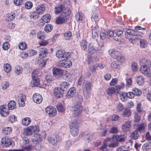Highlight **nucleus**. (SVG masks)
Returning <instances> with one entry per match:
<instances>
[{"mask_svg": "<svg viewBox=\"0 0 151 151\" xmlns=\"http://www.w3.org/2000/svg\"><path fill=\"white\" fill-rule=\"evenodd\" d=\"M12 129L10 127H6L4 128L2 130V133L4 135H7L10 134L12 132Z\"/></svg>", "mask_w": 151, "mask_h": 151, "instance_id": "32", "label": "nucleus"}, {"mask_svg": "<svg viewBox=\"0 0 151 151\" xmlns=\"http://www.w3.org/2000/svg\"><path fill=\"white\" fill-rule=\"evenodd\" d=\"M60 88L58 87L57 89H55L54 91V94L56 97L60 98L62 97L63 93V91L61 89H59Z\"/></svg>", "mask_w": 151, "mask_h": 151, "instance_id": "25", "label": "nucleus"}, {"mask_svg": "<svg viewBox=\"0 0 151 151\" xmlns=\"http://www.w3.org/2000/svg\"><path fill=\"white\" fill-rule=\"evenodd\" d=\"M4 71L7 73H9L11 71V68L9 64L6 63L4 64Z\"/></svg>", "mask_w": 151, "mask_h": 151, "instance_id": "47", "label": "nucleus"}, {"mask_svg": "<svg viewBox=\"0 0 151 151\" xmlns=\"http://www.w3.org/2000/svg\"><path fill=\"white\" fill-rule=\"evenodd\" d=\"M68 83L66 82H62L61 84L59 89H61L63 92L66 91L68 88Z\"/></svg>", "mask_w": 151, "mask_h": 151, "instance_id": "28", "label": "nucleus"}, {"mask_svg": "<svg viewBox=\"0 0 151 151\" xmlns=\"http://www.w3.org/2000/svg\"><path fill=\"white\" fill-rule=\"evenodd\" d=\"M16 106L15 102L13 101H11L8 104V107L9 109L10 110L14 109Z\"/></svg>", "mask_w": 151, "mask_h": 151, "instance_id": "39", "label": "nucleus"}, {"mask_svg": "<svg viewBox=\"0 0 151 151\" xmlns=\"http://www.w3.org/2000/svg\"><path fill=\"white\" fill-rule=\"evenodd\" d=\"M139 44L140 47L142 48H144L147 47L148 43L145 40L142 39L140 40Z\"/></svg>", "mask_w": 151, "mask_h": 151, "instance_id": "29", "label": "nucleus"}, {"mask_svg": "<svg viewBox=\"0 0 151 151\" xmlns=\"http://www.w3.org/2000/svg\"><path fill=\"white\" fill-rule=\"evenodd\" d=\"M31 122V119L29 117L24 118L22 120V124L25 126L28 125Z\"/></svg>", "mask_w": 151, "mask_h": 151, "instance_id": "37", "label": "nucleus"}, {"mask_svg": "<svg viewBox=\"0 0 151 151\" xmlns=\"http://www.w3.org/2000/svg\"><path fill=\"white\" fill-rule=\"evenodd\" d=\"M139 64L141 66L150 67H151V62L149 60L143 58L139 60Z\"/></svg>", "mask_w": 151, "mask_h": 151, "instance_id": "13", "label": "nucleus"}, {"mask_svg": "<svg viewBox=\"0 0 151 151\" xmlns=\"http://www.w3.org/2000/svg\"><path fill=\"white\" fill-rule=\"evenodd\" d=\"M136 109L138 112L140 113L142 111V108L141 107V104L140 103H138L137 104Z\"/></svg>", "mask_w": 151, "mask_h": 151, "instance_id": "61", "label": "nucleus"}, {"mask_svg": "<svg viewBox=\"0 0 151 151\" xmlns=\"http://www.w3.org/2000/svg\"><path fill=\"white\" fill-rule=\"evenodd\" d=\"M53 28L52 26L50 24H48L46 25L45 27V30L47 32H50Z\"/></svg>", "mask_w": 151, "mask_h": 151, "instance_id": "58", "label": "nucleus"}, {"mask_svg": "<svg viewBox=\"0 0 151 151\" xmlns=\"http://www.w3.org/2000/svg\"><path fill=\"white\" fill-rule=\"evenodd\" d=\"M9 121L10 122L12 123H14L16 121L17 119V117L14 115H11L9 117Z\"/></svg>", "mask_w": 151, "mask_h": 151, "instance_id": "55", "label": "nucleus"}, {"mask_svg": "<svg viewBox=\"0 0 151 151\" xmlns=\"http://www.w3.org/2000/svg\"><path fill=\"white\" fill-rule=\"evenodd\" d=\"M106 92L107 94L110 96H111V95L115 93V89L114 87L109 88L106 90Z\"/></svg>", "mask_w": 151, "mask_h": 151, "instance_id": "46", "label": "nucleus"}, {"mask_svg": "<svg viewBox=\"0 0 151 151\" xmlns=\"http://www.w3.org/2000/svg\"><path fill=\"white\" fill-rule=\"evenodd\" d=\"M106 32L107 38H109L110 37H112L114 35V32L110 30L106 31Z\"/></svg>", "mask_w": 151, "mask_h": 151, "instance_id": "52", "label": "nucleus"}, {"mask_svg": "<svg viewBox=\"0 0 151 151\" xmlns=\"http://www.w3.org/2000/svg\"><path fill=\"white\" fill-rule=\"evenodd\" d=\"M26 100L25 95L23 93H20L18 96L17 100L19 106H24L25 105V101Z\"/></svg>", "mask_w": 151, "mask_h": 151, "instance_id": "11", "label": "nucleus"}, {"mask_svg": "<svg viewBox=\"0 0 151 151\" xmlns=\"http://www.w3.org/2000/svg\"><path fill=\"white\" fill-rule=\"evenodd\" d=\"M33 5L32 2L27 1L26 2L24 5L25 8L27 9H31L33 6Z\"/></svg>", "mask_w": 151, "mask_h": 151, "instance_id": "57", "label": "nucleus"}, {"mask_svg": "<svg viewBox=\"0 0 151 151\" xmlns=\"http://www.w3.org/2000/svg\"><path fill=\"white\" fill-rule=\"evenodd\" d=\"M80 46L82 49L85 50L87 49L88 45L87 41L84 40H82L80 42Z\"/></svg>", "mask_w": 151, "mask_h": 151, "instance_id": "40", "label": "nucleus"}, {"mask_svg": "<svg viewBox=\"0 0 151 151\" xmlns=\"http://www.w3.org/2000/svg\"><path fill=\"white\" fill-rule=\"evenodd\" d=\"M127 93L124 92L120 94V99L123 101H125L127 99Z\"/></svg>", "mask_w": 151, "mask_h": 151, "instance_id": "49", "label": "nucleus"}, {"mask_svg": "<svg viewBox=\"0 0 151 151\" xmlns=\"http://www.w3.org/2000/svg\"><path fill=\"white\" fill-rule=\"evenodd\" d=\"M22 151H31L32 150V147L31 145H29L28 146L22 145Z\"/></svg>", "mask_w": 151, "mask_h": 151, "instance_id": "41", "label": "nucleus"}, {"mask_svg": "<svg viewBox=\"0 0 151 151\" xmlns=\"http://www.w3.org/2000/svg\"><path fill=\"white\" fill-rule=\"evenodd\" d=\"M47 139L50 143L53 145H57L58 142L62 140V138L61 137L58 135H55L48 137Z\"/></svg>", "mask_w": 151, "mask_h": 151, "instance_id": "7", "label": "nucleus"}, {"mask_svg": "<svg viewBox=\"0 0 151 151\" xmlns=\"http://www.w3.org/2000/svg\"><path fill=\"white\" fill-rule=\"evenodd\" d=\"M72 65L71 62L68 59L60 61L58 63V66L66 68H69Z\"/></svg>", "mask_w": 151, "mask_h": 151, "instance_id": "8", "label": "nucleus"}, {"mask_svg": "<svg viewBox=\"0 0 151 151\" xmlns=\"http://www.w3.org/2000/svg\"><path fill=\"white\" fill-rule=\"evenodd\" d=\"M50 16L49 14H45L43 16L42 18V22H44L48 23L50 22Z\"/></svg>", "mask_w": 151, "mask_h": 151, "instance_id": "30", "label": "nucleus"}, {"mask_svg": "<svg viewBox=\"0 0 151 151\" xmlns=\"http://www.w3.org/2000/svg\"><path fill=\"white\" fill-rule=\"evenodd\" d=\"M39 55L41 58H44L48 54L47 49L45 47L40 48L39 49Z\"/></svg>", "mask_w": 151, "mask_h": 151, "instance_id": "20", "label": "nucleus"}, {"mask_svg": "<svg viewBox=\"0 0 151 151\" xmlns=\"http://www.w3.org/2000/svg\"><path fill=\"white\" fill-rule=\"evenodd\" d=\"M142 36L139 34L132 35L129 39V41L132 44L135 43V41L140 39Z\"/></svg>", "mask_w": 151, "mask_h": 151, "instance_id": "21", "label": "nucleus"}, {"mask_svg": "<svg viewBox=\"0 0 151 151\" xmlns=\"http://www.w3.org/2000/svg\"><path fill=\"white\" fill-rule=\"evenodd\" d=\"M65 9L64 6L63 4H60L56 6L55 7L54 11L56 14H59L60 13H62L65 10L67 9Z\"/></svg>", "mask_w": 151, "mask_h": 151, "instance_id": "16", "label": "nucleus"}, {"mask_svg": "<svg viewBox=\"0 0 151 151\" xmlns=\"http://www.w3.org/2000/svg\"><path fill=\"white\" fill-rule=\"evenodd\" d=\"M111 139H112L113 142L109 144L108 146L109 147H115L118 146L119 145L118 143L116 141L114 140L112 138H108L105 140V141L106 142H109L111 140Z\"/></svg>", "mask_w": 151, "mask_h": 151, "instance_id": "23", "label": "nucleus"}, {"mask_svg": "<svg viewBox=\"0 0 151 151\" xmlns=\"http://www.w3.org/2000/svg\"><path fill=\"white\" fill-rule=\"evenodd\" d=\"M27 45L24 42H21L19 45V47L20 49L22 50H25L26 48Z\"/></svg>", "mask_w": 151, "mask_h": 151, "instance_id": "60", "label": "nucleus"}, {"mask_svg": "<svg viewBox=\"0 0 151 151\" xmlns=\"http://www.w3.org/2000/svg\"><path fill=\"white\" fill-rule=\"evenodd\" d=\"M21 142L23 144V145L29 144V140L27 137L24 136L22 138Z\"/></svg>", "mask_w": 151, "mask_h": 151, "instance_id": "44", "label": "nucleus"}, {"mask_svg": "<svg viewBox=\"0 0 151 151\" xmlns=\"http://www.w3.org/2000/svg\"><path fill=\"white\" fill-rule=\"evenodd\" d=\"M121 62H120L119 60L114 61L111 64V67L112 69L114 70H115L118 68L120 67Z\"/></svg>", "mask_w": 151, "mask_h": 151, "instance_id": "26", "label": "nucleus"}, {"mask_svg": "<svg viewBox=\"0 0 151 151\" xmlns=\"http://www.w3.org/2000/svg\"><path fill=\"white\" fill-rule=\"evenodd\" d=\"M71 12V11L69 9H67L65 10L64 11L62 12L60 15L56 19V23L60 24L67 22Z\"/></svg>", "mask_w": 151, "mask_h": 151, "instance_id": "1", "label": "nucleus"}, {"mask_svg": "<svg viewBox=\"0 0 151 151\" xmlns=\"http://www.w3.org/2000/svg\"><path fill=\"white\" fill-rule=\"evenodd\" d=\"M143 150L148 151L151 148V143L150 142L146 143L142 147Z\"/></svg>", "mask_w": 151, "mask_h": 151, "instance_id": "36", "label": "nucleus"}, {"mask_svg": "<svg viewBox=\"0 0 151 151\" xmlns=\"http://www.w3.org/2000/svg\"><path fill=\"white\" fill-rule=\"evenodd\" d=\"M92 83L87 80H85L83 84L82 89L85 98L87 99L90 97L91 94Z\"/></svg>", "mask_w": 151, "mask_h": 151, "instance_id": "2", "label": "nucleus"}, {"mask_svg": "<svg viewBox=\"0 0 151 151\" xmlns=\"http://www.w3.org/2000/svg\"><path fill=\"white\" fill-rule=\"evenodd\" d=\"M131 136L132 139H136L138 138L139 135L137 131L136 130L131 134Z\"/></svg>", "mask_w": 151, "mask_h": 151, "instance_id": "48", "label": "nucleus"}, {"mask_svg": "<svg viewBox=\"0 0 151 151\" xmlns=\"http://www.w3.org/2000/svg\"><path fill=\"white\" fill-rule=\"evenodd\" d=\"M150 68V67L141 66L139 71L142 74L150 77L151 76V70Z\"/></svg>", "mask_w": 151, "mask_h": 151, "instance_id": "9", "label": "nucleus"}, {"mask_svg": "<svg viewBox=\"0 0 151 151\" xmlns=\"http://www.w3.org/2000/svg\"><path fill=\"white\" fill-rule=\"evenodd\" d=\"M91 20L96 22L99 20L98 12L97 10H95L91 17Z\"/></svg>", "mask_w": 151, "mask_h": 151, "instance_id": "42", "label": "nucleus"}, {"mask_svg": "<svg viewBox=\"0 0 151 151\" xmlns=\"http://www.w3.org/2000/svg\"><path fill=\"white\" fill-rule=\"evenodd\" d=\"M70 53L63 50H59L56 52V56L60 61L65 60L70 57Z\"/></svg>", "mask_w": 151, "mask_h": 151, "instance_id": "5", "label": "nucleus"}, {"mask_svg": "<svg viewBox=\"0 0 151 151\" xmlns=\"http://www.w3.org/2000/svg\"><path fill=\"white\" fill-rule=\"evenodd\" d=\"M0 114L2 116L4 117L9 114V112L6 105H2L0 106Z\"/></svg>", "mask_w": 151, "mask_h": 151, "instance_id": "14", "label": "nucleus"}, {"mask_svg": "<svg viewBox=\"0 0 151 151\" xmlns=\"http://www.w3.org/2000/svg\"><path fill=\"white\" fill-rule=\"evenodd\" d=\"M76 92V89L75 88L73 87L70 88L68 92L66 95V98L67 99H70L73 97Z\"/></svg>", "mask_w": 151, "mask_h": 151, "instance_id": "19", "label": "nucleus"}, {"mask_svg": "<svg viewBox=\"0 0 151 151\" xmlns=\"http://www.w3.org/2000/svg\"><path fill=\"white\" fill-rule=\"evenodd\" d=\"M2 145L3 147H7L12 145V142L11 139L4 137L2 138L1 140Z\"/></svg>", "mask_w": 151, "mask_h": 151, "instance_id": "10", "label": "nucleus"}, {"mask_svg": "<svg viewBox=\"0 0 151 151\" xmlns=\"http://www.w3.org/2000/svg\"><path fill=\"white\" fill-rule=\"evenodd\" d=\"M146 125L145 124H143L138 125V128L136 130L139 132H142L144 130L145 127Z\"/></svg>", "mask_w": 151, "mask_h": 151, "instance_id": "50", "label": "nucleus"}, {"mask_svg": "<svg viewBox=\"0 0 151 151\" xmlns=\"http://www.w3.org/2000/svg\"><path fill=\"white\" fill-rule=\"evenodd\" d=\"M131 126V122L130 120L125 122L122 125V129L123 131H129Z\"/></svg>", "mask_w": 151, "mask_h": 151, "instance_id": "18", "label": "nucleus"}, {"mask_svg": "<svg viewBox=\"0 0 151 151\" xmlns=\"http://www.w3.org/2000/svg\"><path fill=\"white\" fill-rule=\"evenodd\" d=\"M124 106L123 104L119 103L116 106L117 110L119 112H121L124 109Z\"/></svg>", "mask_w": 151, "mask_h": 151, "instance_id": "54", "label": "nucleus"}, {"mask_svg": "<svg viewBox=\"0 0 151 151\" xmlns=\"http://www.w3.org/2000/svg\"><path fill=\"white\" fill-rule=\"evenodd\" d=\"M79 124L76 120H73L69 125L70 129L79 128Z\"/></svg>", "mask_w": 151, "mask_h": 151, "instance_id": "27", "label": "nucleus"}, {"mask_svg": "<svg viewBox=\"0 0 151 151\" xmlns=\"http://www.w3.org/2000/svg\"><path fill=\"white\" fill-rule=\"evenodd\" d=\"M76 18L78 21H82L84 18L83 14L81 12H78L76 15Z\"/></svg>", "mask_w": 151, "mask_h": 151, "instance_id": "31", "label": "nucleus"}, {"mask_svg": "<svg viewBox=\"0 0 151 151\" xmlns=\"http://www.w3.org/2000/svg\"><path fill=\"white\" fill-rule=\"evenodd\" d=\"M22 71V68L20 66H16L15 68V72L18 75L20 74Z\"/></svg>", "mask_w": 151, "mask_h": 151, "instance_id": "53", "label": "nucleus"}, {"mask_svg": "<svg viewBox=\"0 0 151 151\" xmlns=\"http://www.w3.org/2000/svg\"><path fill=\"white\" fill-rule=\"evenodd\" d=\"M79 128H76L70 129V132L72 135L73 136H76L78 133Z\"/></svg>", "mask_w": 151, "mask_h": 151, "instance_id": "51", "label": "nucleus"}, {"mask_svg": "<svg viewBox=\"0 0 151 151\" xmlns=\"http://www.w3.org/2000/svg\"><path fill=\"white\" fill-rule=\"evenodd\" d=\"M109 53L110 55L112 58L120 62H123L125 60L124 58L119 51L112 49L109 50Z\"/></svg>", "mask_w": 151, "mask_h": 151, "instance_id": "3", "label": "nucleus"}, {"mask_svg": "<svg viewBox=\"0 0 151 151\" xmlns=\"http://www.w3.org/2000/svg\"><path fill=\"white\" fill-rule=\"evenodd\" d=\"M131 114L130 110L128 109H124L122 114V116L124 117H129Z\"/></svg>", "mask_w": 151, "mask_h": 151, "instance_id": "34", "label": "nucleus"}, {"mask_svg": "<svg viewBox=\"0 0 151 151\" xmlns=\"http://www.w3.org/2000/svg\"><path fill=\"white\" fill-rule=\"evenodd\" d=\"M45 9V7L44 4H40L37 7L36 12L38 14H42L44 12Z\"/></svg>", "mask_w": 151, "mask_h": 151, "instance_id": "24", "label": "nucleus"}, {"mask_svg": "<svg viewBox=\"0 0 151 151\" xmlns=\"http://www.w3.org/2000/svg\"><path fill=\"white\" fill-rule=\"evenodd\" d=\"M123 31L125 33H127L130 35H132V34L134 32V30L131 29H129L128 28H125L123 29Z\"/></svg>", "mask_w": 151, "mask_h": 151, "instance_id": "59", "label": "nucleus"}, {"mask_svg": "<svg viewBox=\"0 0 151 151\" xmlns=\"http://www.w3.org/2000/svg\"><path fill=\"white\" fill-rule=\"evenodd\" d=\"M39 131V127L38 126H32L27 128L24 131L26 134L31 135L33 133L37 134Z\"/></svg>", "mask_w": 151, "mask_h": 151, "instance_id": "6", "label": "nucleus"}, {"mask_svg": "<svg viewBox=\"0 0 151 151\" xmlns=\"http://www.w3.org/2000/svg\"><path fill=\"white\" fill-rule=\"evenodd\" d=\"M32 81L31 86L32 87L37 86L39 85V80L37 78H32Z\"/></svg>", "mask_w": 151, "mask_h": 151, "instance_id": "35", "label": "nucleus"}, {"mask_svg": "<svg viewBox=\"0 0 151 151\" xmlns=\"http://www.w3.org/2000/svg\"><path fill=\"white\" fill-rule=\"evenodd\" d=\"M114 141H116L117 142H122L124 141V139L123 137L120 138L119 135H114L112 137Z\"/></svg>", "mask_w": 151, "mask_h": 151, "instance_id": "38", "label": "nucleus"}, {"mask_svg": "<svg viewBox=\"0 0 151 151\" xmlns=\"http://www.w3.org/2000/svg\"><path fill=\"white\" fill-rule=\"evenodd\" d=\"M52 76L50 74H47L45 76V80L48 83H50L52 81Z\"/></svg>", "mask_w": 151, "mask_h": 151, "instance_id": "62", "label": "nucleus"}, {"mask_svg": "<svg viewBox=\"0 0 151 151\" xmlns=\"http://www.w3.org/2000/svg\"><path fill=\"white\" fill-rule=\"evenodd\" d=\"M133 91L134 95L136 96H140L142 93L141 90L138 88H134L133 89Z\"/></svg>", "mask_w": 151, "mask_h": 151, "instance_id": "56", "label": "nucleus"}, {"mask_svg": "<svg viewBox=\"0 0 151 151\" xmlns=\"http://www.w3.org/2000/svg\"><path fill=\"white\" fill-rule=\"evenodd\" d=\"M10 47V45L7 42H4L3 44L2 48L4 50H7Z\"/></svg>", "mask_w": 151, "mask_h": 151, "instance_id": "63", "label": "nucleus"}, {"mask_svg": "<svg viewBox=\"0 0 151 151\" xmlns=\"http://www.w3.org/2000/svg\"><path fill=\"white\" fill-rule=\"evenodd\" d=\"M45 111L51 116H55L57 114V111L55 108L52 106H48L46 108Z\"/></svg>", "mask_w": 151, "mask_h": 151, "instance_id": "12", "label": "nucleus"}, {"mask_svg": "<svg viewBox=\"0 0 151 151\" xmlns=\"http://www.w3.org/2000/svg\"><path fill=\"white\" fill-rule=\"evenodd\" d=\"M98 51L97 47L92 45L91 44L88 45V52L91 54H93L96 53Z\"/></svg>", "mask_w": 151, "mask_h": 151, "instance_id": "22", "label": "nucleus"}, {"mask_svg": "<svg viewBox=\"0 0 151 151\" xmlns=\"http://www.w3.org/2000/svg\"><path fill=\"white\" fill-rule=\"evenodd\" d=\"M56 108L58 111L60 112L63 113L65 110L64 107L61 104L58 103L56 105Z\"/></svg>", "mask_w": 151, "mask_h": 151, "instance_id": "45", "label": "nucleus"}, {"mask_svg": "<svg viewBox=\"0 0 151 151\" xmlns=\"http://www.w3.org/2000/svg\"><path fill=\"white\" fill-rule=\"evenodd\" d=\"M136 81L139 85H142L144 82V79L141 76H138L136 78Z\"/></svg>", "mask_w": 151, "mask_h": 151, "instance_id": "33", "label": "nucleus"}, {"mask_svg": "<svg viewBox=\"0 0 151 151\" xmlns=\"http://www.w3.org/2000/svg\"><path fill=\"white\" fill-rule=\"evenodd\" d=\"M32 99L34 102L37 104H40L42 100V96L38 93L34 94L32 96Z\"/></svg>", "mask_w": 151, "mask_h": 151, "instance_id": "15", "label": "nucleus"}, {"mask_svg": "<svg viewBox=\"0 0 151 151\" xmlns=\"http://www.w3.org/2000/svg\"><path fill=\"white\" fill-rule=\"evenodd\" d=\"M81 104L79 101L75 102L72 107V110L73 111V116L74 117L78 116L81 113Z\"/></svg>", "mask_w": 151, "mask_h": 151, "instance_id": "4", "label": "nucleus"}, {"mask_svg": "<svg viewBox=\"0 0 151 151\" xmlns=\"http://www.w3.org/2000/svg\"><path fill=\"white\" fill-rule=\"evenodd\" d=\"M72 33L70 31L65 32L64 34V38L67 40H70L72 38Z\"/></svg>", "mask_w": 151, "mask_h": 151, "instance_id": "43", "label": "nucleus"}, {"mask_svg": "<svg viewBox=\"0 0 151 151\" xmlns=\"http://www.w3.org/2000/svg\"><path fill=\"white\" fill-rule=\"evenodd\" d=\"M34 147L36 150L37 151L40 150L42 148V146L39 142L37 143Z\"/></svg>", "mask_w": 151, "mask_h": 151, "instance_id": "64", "label": "nucleus"}, {"mask_svg": "<svg viewBox=\"0 0 151 151\" xmlns=\"http://www.w3.org/2000/svg\"><path fill=\"white\" fill-rule=\"evenodd\" d=\"M63 73V70L59 68H55L52 69L53 74L57 78L58 76H62Z\"/></svg>", "mask_w": 151, "mask_h": 151, "instance_id": "17", "label": "nucleus"}]
</instances>
